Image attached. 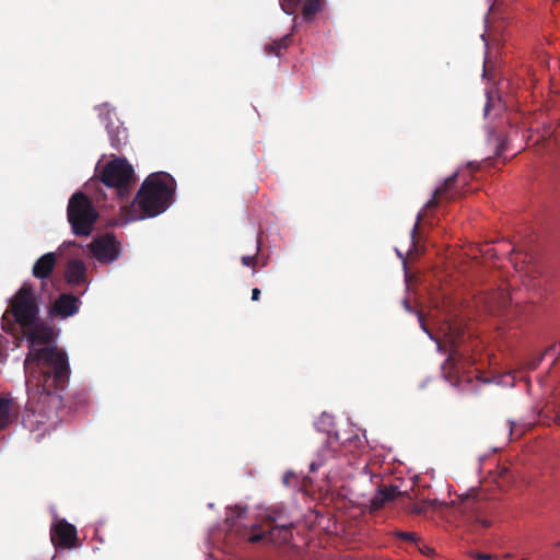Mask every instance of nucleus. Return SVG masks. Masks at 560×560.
Masks as SVG:
<instances>
[{
    "label": "nucleus",
    "instance_id": "nucleus-1",
    "mask_svg": "<svg viewBox=\"0 0 560 560\" xmlns=\"http://www.w3.org/2000/svg\"><path fill=\"white\" fill-rule=\"evenodd\" d=\"M24 369L27 392L60 394L69 384L71 370L68 355L56 346L28 352Z\"/></svg>",
    "mask_w": 560,
    "mask_h": 560
},
{
    "label": "nucleus",
    "instance_id": "nucleus-2",
    "mask_svg": "<svg viewBox=\"0 0 560 560\" xmlns=\"http://www.w3.org/2000/svg\"><path fill=\"white\" fill-rule=\"evenodd\" d=\"M444 505L451 509L457 527L474 534H480L490 528L499 509V502L495 499L490 498L483 490L476 489Z\"/></svg>",
    "mask_w": 560,
    "mask_h": 560
},
{
    "label": "nucleus",
    "instance_id": "nucleus-3",
    "mask_svg": "<svg viewBox=\"0 0 560 560\" xmlns=\"http://www.w3.org/2000/svg\"><path fill=\"white\" fill-rule=\"evenodd\" d=\"M175 192V179L167 173L149 175L137 192L135 203L142 211L139 217L153 218L164 212L172 202Z\"/></svg>",
    "mask_w": 560,
    "mask_h": 560
},
{
    "label": "nucleus",
    "instance_id": "nucleus-4",
    "mask_svg": "<svg viewBox=\"0 0 560 560\" xmlns=\"http://www.w3.org/2000/svg\"><path fill=\"white\" fill-rule=\"evenodd\" d=\"M28 393V401L22 415V424L42 438L57 422L58 411L63 407V397L57 393Z\"/></svg>",
    "mask_w": 560,
    "mask_h": 560
},
{
    "label": "nucleus",
    "instance_id": "nucleus-5",
    "mask_svg": "<svg viewBox=\"0 0 560 560\" xmlns=\"http://www.w3.org/2000/svg\"><path fill=\"white\" fill-rule=\"evenodd\" d=\"M39 306L34 295V288L24 283L10 301L9 308L2 316L1 328L5 332L15 334L18 327L30 326L37 320Z\"/></svg>",
    "mask_w": 560,
    "mask_h": 560
},
{
    "label": "nucleus",
    "instance_id": "nucleus-6",
    "mask_svg": "<svg viewBox=\"0 0 560 560\" xmlns=\"http://www.w3.org/2000/svg\"><path fill=\"white\" fill-rule=\"evenodd\" d=\"M67 218L73 234L89 236L93 232L98 213L91 199L85 194L78 191L69 199Z\"/></svg>",
    "mask_w": 560,
    "mask_h": 560
},
{
    "label": "nucleus",
    "instance_id": "nucleus-7",
    "mask_svg": "<svg viewBox=\"0 0 560 560\" xmlns=\"http://www.w3.org/2000/svg\"><path fill=\"white\" fill-rule=\"evenodd\" d=\"M101 180L106 187L114 189L117 198L124 200L135 180L133 167L125 159H115L103 168Z\"/></svg>",
    "mask_w": 560,
    "mask_h": 560
},
{
    "label": "nucleus",
    "instance_id": "nucleus-8",
    "mask_svg": "<svg viewBox=\"0 0 560 560\" xmlns=\"http://www.w3.org/2000/svg\"><path fill=\"white\" fill-rule=\"evenodd\" d=\"M90 249L101 264H110L120 255V244L112 233L95 237L90 244Z\"/></svg>",
    "mask_w": 560,
    "mask_h": 560
},
{
    "label": "nucleus",
    "instance_id": "nucleus-9",
    "mask_svg": "<svg viewBox=\"0 0 560 560\" xmlns=\"http://www.w3.org/2000/svg\"><path fill=\"white\" fill-rule=\"evenodd\" d=\"M294 528L293 523H277L267 530L259 533H253L248 540L250 542L270 541L275 545H287L291 541L293 535L292 529Z\"/></svg>",
    "mask_w": 560,
    "mask_h": 560
},
{
    "label": "nucleus",
    "instance_id": "nucleus-10",
    "mask_svg": "<svg viewBox=\"0 0 560 560\" xmlns=\"http://www.w3.org/2000/svg\"><path fill=\"white\" fill-rule=\"evenodd\" d=\"M21 329L30 343L28 352L39 349L37 346L49 345L54 340L52 328L43 322L38 323L35 320L34 324L24 326Z\"/></svg>",
    "mask_w": 560,
    "mask_h": 560
},
{
    "label": "nucleus",
    "instance_id": "nucleus-11",
    "mask_svg": "<svg viewBox=\"0 0 560 560\" xmlns=\"http://www.w3.org/2000/svg\"><path fill=\"white\" fill-rule=\"evenodd\" d=\"M50 539L57 547L72 548L77 545V528L65 520L57 522L50 529Z\"/></svg>",
    "mask_w": 560,
    "mask_h": 560
},
{
    "label": "nucleus",
    "instance_id": "nucleus-12",
    "mask_svg": "<svg viewBox=\"0 0 560 560\" xmlns=\"http://www.w3.org/2000/svg\"><path fill=\"white\" fill-rule=\"evenodd\" d=\"M282 11L288 15H294L302 5V16L311 21L322 10V0H279Z\"/></svg>",
    "mask_w": 560,
    "mask_h": 560
},
{
    "label": "nucleus",
    "instance_id": "nucleus-13",
    "mask_svg": "<svg viewBox=\"0 0 560 560\" xmlns=\"http://www.w3.org/2000/svg\"><path fill=\"white\" fill-rule=\"evenodd\" d=\"M456 179L457 173H454L453 175L447 177L444 180L443 185H441L434 190L432 198L425 203V209H433L444 200L451 201L455 199V192L453 191V188L456 184Z\"/></svg>",
    "mask_w": 560,
    "mask_h": 560
},
{
    "label": "nucleus",
    "instance_id": "nucleus-14",
    "mask_svg": "<svg viewBox=\"0 0 560 560\" xmlns=\"http://www.w3.org/2000/svg\"><path fill=\"white\" fill-rule=\"evenodd\" d=\"M509 293L503 289H498L485 296L486 308L493 315H501L510 305Z\"/></svg>",
    "mask_w": 560,
    "mask_h": 560
},
{
    "label": "nucleus",
    "instance_id": "nucleus-15",
    "mask_svg": "<svg viewBox=\"0 0 560 560\" xmlns=\"http://www.w3.org/2000/svg\"><path fill=\"white\" fill-rule=\"evenodd\" d=\"M401 492L397 486L381 487L370 501V511L376 512L394 501Z\"/></svg>",
    "mask_w": 560,
    "mask_h": 560
},
{
    "label": "nucleus",
    "instance_id": "nucleus-16",
    "mask_svg": "<svg viewBox=\"0 0 560 560\" xmlns=\"http://www.w3.org/2000/svg\"><path fill=\"white\" fill-rule=\"evenodd\" d=\"M79 303V298L74 296L73 294L62 293L55 301L52 310L57 315L61 317H68L78 313Z\"/></svg>",
    "mask_w": 560,
    "mask_h": 560
},
{
    "label": "nucleus",
    "instance_id": "nucleus-17",
    "mask_svg": "<svg viewBox=\"0 0 560 560\" xmlns=\"http://www.w3.org/2000/svg\"><path fill=\"white\" fill-rule=\"evenodd\" d=\"M57 262L55 253H46L34 264L32 273L37 279H47L52 273Z\"/></svg>",
    "mask_w": 560,
    "mask_h": 560
},
{
    "label": "nucleus",
    "instance_id": "nucleus-18",
    "mask_svg": "<svg viewBox=\"0 0 560 560\" xmlns=\"http://www.w3.org/2000/svg\"><path fill=\"white\" fill-rule=\"evenodd\" d=\"M67 282L71 285H80L86 281V267L82 260L71 259L66 269Z\"/></svg>",
    "mask_w": 560,
    "mask_h": 560
},
{
    "label": "nucleus",
    "instance_id": "nucleus-19",
    "mask_svg": "<svg viewBox=\"0 0 560 560\" xmlns=\"http://www.w3.org/2000/svg\"><path fill=\"white\" fill-rule=\"evenodd\" d=\"M18 407L10 397H0V432L5 430L16 418Z\"/></svg>",
    "mask_w": 560,
    "mask_h": 560
},
{
    "label": "nucleus",
    "instance_id": "nucleus-20",
    "mask_svg": "<svg viewBox=\"0 0 560 560\" xmlns=\"http://www.w3.org/2000/svg\"><path fill=\"white\" fill-rule=\"evenodd\" d=\"M338 446V435L328 434L325 440V446L323 448V455L317 459L313 460L310 464V470L316 471L328 457H332L337 452Z\"/></svg>",
    "mask_w": 560,
    "mask_h": 560
},
{
    "label": "nucleus",
    "instance_id": "nucleus-21",
    "mask_svg": "<svg viewBox=\"0 0 560 560\" xmlns=\"http://www.w3.org/2000/svg\"><path fill=\"white\" fill-rule=\"evenodd\" d=\"M292 42L291 35L287 34L283 37L273 40L265 46V51L269 55L280 56L282 50H285Z\"/></svg>",
    "mask_w": 560,
    "mask_h": 560
},
{
    "label": "nucleus",
    "instance_id": "nucleus-22",
    "mask_svg": "<svg viewBox=\"0 0 560 560\" xmlns=\"http://www.w3.org/2000/svg\"><path fill=\"white\" fill-rule=\"evenodd\" d=\"M246 512L244 508L235 506L231 514L226 516L225 523L229 527V530H238L237 528V520L242 518L243 514Z\"/></svg>",
    "mask_w": 560,
    "mask_h": 560
},
{
    "label": "nucleus",
    "instance_id": "nucleus-23",
    "mask_svg": "<svg viewBox=\"0 0 560 560\" xmlns=\"http://www.w3.org/2000/svg\"><path fill=\"white\" fill-rule=\"evenodd\" d=\"M393 535L398 539L411 542L413 546L419 544V536L413 532L394 530Z\"/></svg>",
    "mask_w": 560,
    "mask_h": 560
},
{
    "label": "nucleus",
    "instance_id": "nucleus-24",
    "mask_svg": "<svg viewBox=\"0 0 560 560\" xmlns=\"http://www.w3.org/2000/svg\"><path fill=\"white\" fill-rule=\"evenodd\" d=\"M553 349H555V346L549 347V348L546 349L545 352H542V353H540V354L529 359L526 362V368L528 370H532V371L536 370L539 366V364L542 362L545 354L548 353L549 351L553 350Z\"/></svg>",
    "mask_w": 560,
    "mask_h": 560
},
{
    "label": "nucleus",
    "instance_id": "nucleus-25",
    "mask_svg": "<svg viewBox=\"0 0 560 560\" xmlns=\"http://www.w3.org/2000/svg\"><path fill=\"white\" fill-rule=\"evenodd\" d=\"M267 518L269 521L270 527L277 523H290L288 520H284L283 512L278 510L270 511V513L267 515Z\"/></svg>",
    "mask_w": 560,
    "mask_h": 560
},
{
    "label": "nucleus",
    "instance_id": "nucleus-26",
    "mask_svg": "<svg viewBox=\"0 0 560 560\" xmlns=\"http://www.w3.org/2000/svg\"><path fill=\"white\" fill-rule=\"evenodd\" d=\"M423 218V213L420 212L417 217V222L416 224L413 225L411 232H410V237H411V243H412V248L416 249V237H417V234H418V231H419V225H420V222Z\"/></svg>",
    "mask_w": 560,
    "mask_h": 560
},
{
    "label": "nucleus",
    "instance_id": "nucleus-27",
    "mask_svg": "<svg viewBox=\"0 0 560 560\" xmlns=\"http://www.w3.org/2000/svg\"><path fill=\"white\" fill-rule=\"evenodd\" d=\"M415 547L417 548V550H418L419 552H421V553H422V555H424V556L431 557V556H433V555H434V550H433L431 547L427 546V545L421 540V538H419V544H418V545H415Z\"/></svg>",
    "mask_w": 560,
    "mask_h": 560
},
{
    "label": "nucleus",
    "instance_id": "nucleus-28",
    "mask_svg": "<svg viewBox=\"0 0 560 560\" xmlns=\"http://www.w3.org/2000/svg\"><path fill=\"white\" fill-rule=\"evenodd\" d=\"M241 260L242 264L246 267H254L257 264L256 256H243Z\"/></svg>",
    "mask_w": 560,
    "mask_h": 560
},
{
    "label": "nucleus",
    "instance_id": "nucleus-29",
    "mask_svg": "<svg viewBox=\"0 0 560 560\" xmlns=\"http://www.w3.org/2000/svg\"><path fill=\"white\" fill-rule=\"evenodd\" d=\"M295 479H296V476H295V474H294V472H292V471H287V472L284 474L283 478H282V481H283V483H284L285 486H290V485L293 482V480H295Z\"/></svg>",
    "mask_w": 560,
    "mask_h": 560
},
{
    "label": "nucleus",
    "instance_id": "nucleus-30",
    "mask_svg": "<svg viewBox=\"0 0 560 560\" xmlns=\"http://www.w3.org/2000/svg\"><path fill=\"white\" fill-rule=\"evenodd\" d=\"M471 557L476 560H492L493 556L490 553L471 552Z\"/></svg>",
    "mask_w": 560,
    "mask_h": 560
},
{
    "label": "nucleus",
    "instance_id": "nucleus-31",
    "mask_svg": "<svg viewBox=\"0 0 560 560\" xmlns=\"http://www.w3.org/2000/svg\"><path fill=\"white\" fill-rule=\"evenodd\" d=\"M418 320L420 323L421 328L432 338V335L428 330L423 314L421 312L418 313Z\"/></svg>",
    "mask_w": 560,
    "mask_h": 560
},
{
    "label": "nucleus",
    "instance_id": "nucleus-32",
    "mask_svg": "<svg viewBox=\"0 0 560 560\" xmlns=\"http://www.w3.org/2000/svg\"><path fill=\"white\" fill-rule=\"evenodd\" d=\"M455 353H456V350L454 349V351L446 359L445 364L443 365V369H445L446 364H451L453 368L455 366Z\"/></svg>",
    "mask_w": 560,
    "mask_h": 560
},
{
    "label": "nucleus",
    "instance_id": "nucleus-33",
    "mask_svg": "<svg viewBox=\"0 0 560 560\" xmlns=\"http://www.w3.org/2000/svg\"><path fill=\"white\" fill-rule=\"evenodd\" d=\"M410 512L415 514H422L424 513V508L418 504H413L412 508L410 509Z\"/></svg>",
    "mask_w": 560,
    "mask_h": 560
},
{
    "label": "nucleus",
    "instance_id": "nucleus-34",
    "mask_svg": "<svg viewBox=\"0 0 560 560\" xmlns=\"http://www.w3.org/2000/svg\"><path fill=\"white\" fill-rule=\"evenodd\" d=\"M259 296H260V290L258 288H254L252 290V300L253 301H258Z\"/></svg>",
    "mask_w": 560,
    "mask_h": 560
},
{
    "label": "nucleus",
    "instance_id": "nucleus-35",
    "mask_svg": "<svg viewBox=\"0 0 560 560\" xmlns=\"http://www.w3.org/2000/svg\"><path fill=\"white\" fill-rule=\"evenodd\" d=\"M506 149V144L505 142H501L497 149V155L498 156H501L502 152Z\"/></svg>",
    "mask_w": 560,
    "mask_h": 560
},
{
    "label": "nucleus",
    "instance_id": "nucleus-36",
    "mask_svg": "<svg viewBox=\"0 0 560 560\" xmlns=\"http://www.w3.org/2000/svg\"><path fill=\"white\" fill-rule=\"evenodd\" d=\"M112 144H113V147H115L116 149H118V148H119V145H120L119 139H112Z\"/></svg>",
    "mask_w": 560,
    "mask_h": 560
},
{
    "label": "nucleus",
    "instance_id": "nucleus-37",
    "mask_svg": "<svg viewBox=\"0 0 560 560\" xmlns=\"http://www.w3.org/2000/svg\"><path fill=\"white\" fill-rule=\"evenodd\" d=\"M510 434H511V435H513V434H514L513 422H511V424H510Z\"/></svg>",
    "mask_w": 560,
    "mask_h": 560
},
{
    "label": "nucleus",
    "instance_id": "nucleus-38",
    "mask_svg": "<svg viewBox=\"0 0 560 560\" xmlns=\"http://www.w3.org/2000/svg\"><path fill=\"white\" fill-rule=\"evenodd\" d=\"M545 135L540 136L537 140H536V143H538L540 140L545 141Z\"/></svg>",
    "mask_w": 560,
    "mask_h": 560
},
{
    "label": "nucleus",
    "instance_id": "nucleus-39",
    "mask_svg": "<svg viewBox=\"0 0 560 560\" xmlns=\"http://www.w3.org/2000/svg\"><path fill=\"white\" fill-rule=\"evenodd\" d=\"M559 546H560V541H559Z\"/></svg>",
    "mask_w": 560,
    "mask_h": 560
}]
</instances>
